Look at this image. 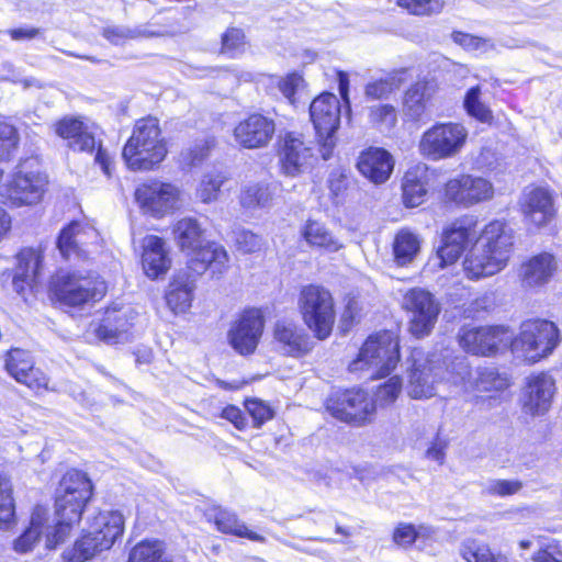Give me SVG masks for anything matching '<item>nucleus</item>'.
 <instances>
[{
	"instance_id": "nucleus-1",
	"label": "nucleus",
	"mask_w": 562,
	"mask_h": 562,
	"mask_svg": "<svg viewBox=\"0 0 562 562\" xmlns=\"http://www.w3.org/2000/svg\"><path fill=\"white\" fill-rule=\"evenodd\" d=\"M173 239L181 251L192 255L188 261L187 279L194 281L204 272L211 271V278L221 274L226 268L228 256L226 250L216 244L203 246L204 229L194 217H182L172 226Z\"/></svg>"
},
{
	"instance_id": "nucleus-2",
	"label": "nucleus",
	"mask_w": 562,
	"mask_h": 562,
	"mask_svg": "<svg viewBox=\"0 0 562 562\" xmlns=\"http://www.w3.org/2000/svg\"><path fill=\"white\" fill-rule=\"evenodd\" d=\"M512 246L513 234L505 223L493 221L487 224L463 262L467 277L488 278L501 271L506 266Z\"/></svg>"
},
{
	"instance_id": "nucleus-3",
	"label": "nucleus",
	"mask_w": 562,
	"mask_h": 562,
	"mask_svg": "<svg viewBox=\"0 0 562 562\" xmlns=\"http://www.w3.org/2000/svg\"><path fill=\"white\" fill-rule=\"evenodd\" d=\"M92 494V484L86 473L69 470L63 476L57 490L55 512L56 532L47 536L48 547L61 543L69 536L71 527L81 519L82 509Z\"/></svg>"
},
{
	"instance_id": "nucleus-4",
	"label": "nucleus",
	"mask_w": 562,
	"mask_h": 562,
	"mask_svg": "<svg viewBox=\"0 0 562 562\" xmlns=\"http://www.w3.org/2000/svg\"><path fill=\"white\" fill-rule=\"evenodd\" d=\"M167 153L158 119L147 116L136 121L122 157L131 170L147 171L159 166Z\"/></svg>"
},
{
	"instance_id": "nucleus-5",
	"label": "nucleus",
	"mask_w": 562,
	"mask_h": 562,
	"mask_svg": "<svg viewBox=\"0 0 562 562\" xmlns=\"http://www.w3.org/2000/svg\"><path fill=\"white\" fill-rule=\"evenodd\" d=\"M560 341L559 328L546 319L526 321L520 326L519 334L510 336V350L516 358L535 363L548 357Z\"/></svg>"
},
{
	"instance_id": "nucleus-6",
	"label": "nucleus",
	"mask_w": 562,
	"mask_h": 562,
	"mask_svg": "<svg viewBox=\"0 0 562 562\" xmlns=\"http://www.w3.org/2000/svg\"><path fill=\"white\" fill-rule=\"evenodd\" d=\"M400 361L398 342L391 331L369 336L357 359L349 364L351 372L372 369L371 378L390 374Z\"/></svg>"
},
{
	"instance_id": "nucleus-7",
	"label": "nucleus",
	"mask_w": 562,
	"mask_h": 562,
	"mask_svg": "<svg viewBox=\"0 0 562 562\" xmlns=\"http://www.w3.org/2000/svg\"><path fill=\"white\" fill-rule=\"evenodd\" d=\"M468 137L469 131L463 124L438 122L422 134L418 151L431 161L450 159L462 151Z\"/></svg>"
},
{
	"instance_id": "nucleus-8",
	"label": "nucleus",
	"mask_w": 562,
	"mask_h": 562,
	"mask_svg": "<svg viewBox=\"0 0 562 562\" xmlns=\"http://www.w3.org/2000/svg\"><path fill=\"white\" fill-rule=\"evenodd\" d=\"M299 306L305 325L319 339H326L336 318L334 300L324 286L310 283L301 291Z\"/></svg>"
},
{
	"instance_id": "nucleus-9",
	"label": "nucleus",
	"mask_w": 562,
	"mask_h": 562,
	"mask_svg": "<svg viewBox=\"0 0 562 562\" xmlns=\"http://www.w3.org/2000/svg\"><path fill=\"white\" fill-rule=\"evenodd\" d=\"M340 102L334 93H322L310 105V115L323 159L330 158L340 125Z\"/></svg>"
},
{
	"instance_id": "nucleus-10",
	"label": "nucleus",
	"mask_w": 562,
	"mask_h": 562,
	"mask_svg": "<svg viewBox=\"0 0 562 562\" xmlns=\"http://www.w3.org/2000/svg\"><path fill=\"white\" fill-rule=\"evenodd\" d=\"M443 379V367L436 356H425L422 351L412 353L406 391L414 400L429 398L436 395L437 385Z\"/></svg>"
},
{
	"instance_id": "nucleus-11",
	"label": "nucleus",
	"mask_w": 562,
	"mask_h": 562,
	"mask_svg": "<svg viewBox=\"0 0 562 562\" xmlns=\"http://www.w3.org/2000/svg\"><path fill=\"white\" fill-rule=\"evenodd\" d=\"M326 409L341 422L360 426L372 419L375 405L367 392L347 390L331 394L326 401Z\"/></svg>"
},
{
	"instance_id": "nucleus-12",
	"label": "nucleus",
	"mask_w": 562,
	"mask_h": 562,
	"mask_svg": "<svg viewBox=\"0 0 562 562\" xmlns=\"http://www.w3.org/2000/svg\"><path fill=\"white\" fill-rule=\"evenodd\" d=\"M476 240L474 225L467 220H458L442 233V245L437 254L429 259L425 271L443 269L453 265L462 255L467 246Z\"/></svg>"
},
{
	"instance_id": "nucleus-13",
	"label": "nucleus",
	"mask_w": 562,
	"mask_h": 562,
	"mask_svg": "<svg viewBox=\"0 0 562 562\" xmlns=\"http://www.w3.org/2000/svg\"><path fill=\"white\" fill-rule=\"evenodd\" d=\"M134 196L143 213L159 218L178 206L180 190L171 183L151 179L140 183Z\"/></svg>"
},
{
	"instance_id": "nucleus-14",
	"label": "nucleus",
	"mask_w": 562,
	"mask_h": 562,
	"mask_svg": "<svg viewBox=\"0 0 562 562\" xmlns=\"http://www.w3.org/2000/svg\"><path fill=\"white\" fill-rule=\"evenodd\" d=\"M404 307L412 313L409 333L416 338L429 336L441 311L434 295L419 288L412 289L404 296Z\"/></svg>"
},
{
	"instance_id": "nucleus-15",
	"label": "nucleus",
	"mask_w": 562,
	"mask_h": 562,
	"mask_svg": "<svg viewBox=\"0 0 562 562\" xmlns=\"http://www.w3.org/2000/svg\"><path fill=\"white\" fill-rule=\"evenodd\" d=\"M460 346L476 356H492L510 346V331L505 326L462 327L459 331Z\"/></svg>"
},
{
	"instance_id": "nucleus-16",
	"label": "nucleus",
	"mask_w": 562,
	"mask_h": 562,
	"mask_svg": "<svg viewBox=\"0 0 562 562\" xmlns=\"http://www.w3.org/2000/svg\"><path fill=\"white\" fill-rule=\"evenodd\" d=\"M263 317L259 310H246L231 326L227 339L241 356L252 355L263 331Z\"/></svg>"
},
{
	"instance_id": "nucleus-17",
	"label": "nucleus",
	"mask_w": 562,
	"mask_h": 562,
	"mask_svg": "<svg viewBox=\"0 0 562 562\" xmlns=\"http://www.w3.org/2000/svg\"><path fill=\"white\" fill-rule=\"evenodd\" d=\"M445 192L449 201L469 207L491 200L494 195V187L483 177L461 175L446 183Z\"/></svg>"
},
{
	"instance_id": "nucleus-18",
	"label": "nucleus",
	"mask_w": 562,
	"mask_h": 562,
	"mask_svg": "<svg viewBox=\"0 0 562 562\" xmlns=\"http://www.w3.org/2000/svg\"><path fill=\"white\" fill-rule=\"evenodd\" d=\"M519 206L525 222L536 228L547 226L555 216L553 192L546 187H527Z\"/></svg>"
},
{
	"instance_id": "nucleus-19",
	"label": "nucleus",
	"mask_w": 562,
	"mask_h": 562,
	"mask_svg": "<svg viewBox=\"0 0 562 562\" xmlns=\"http://www.w3.org/2000/svg\"><path fill=\"white\" fill-rule=\"evenodd\" d=\"M276 132L273 119L254 113L234 128V139L243 148L261 149L269 145Z\"/></svg>"
},
{
	"instance_id": "nucleus-20",
	"label": "nucleus",
	"mask_w": 562,
	"mask_h": 562,
	"mask_svg": "<svg viewBox=\"0 0 562 562\" xmlns=\"http://www.w3.org/2000/svg\"><path fill=\"white\" fill-rule=\"evenodd\" d=\"M557 392L554 378L547 372H539L526 378L522 391V407L530 415H544L551 407Z\"/></svg>"
},
{
	"instance_id": "nucleus-21",
	"label": "nucleus",
	"mask_w": 562,
	"mask_h": 562,
	"mask_svg": "<svg viewBox=\"0 0 562 562\" xmlns=\"http://www.w3.org/2000/svg\"><path fill=\"white\" fill-rule=\"evenodd\" d=\"M47 179L38 172L19 171L7 186L4 195L13 206L36 204L41 201Z\"/></svg>"
},
{
	"instance_id": "nucleus-22",
	"label": "nucleus",
	"mask_w": 562,
	"mask_h": 562,
	"mask_svg": "<svg viewBox=\"0 0 562 562\" xmlns=\"http://www.w3.org/2000/svg\"><path fill=\"white\" fill-rule=\"evenodd\" d=\"M279 157L282 172L295 177L311 166L313 151L301 135L288 133L282 139Z\"/></svg>"
},
{
	"instance_id": "nucleus-23",
	"label": "nucleus",
	"mask_w": 562,
	"mask_h": 562,
	"mask_svg": "<svg viewBox=\"0 0 562 562\" xmlns=\"http://www.w3.org/2000/svg\"><path fill=\"white\" fill-rule=\"evenodd\" d=\"M357 169L361 176L373 184H383L393 172L394 159L387 150L370 147L359 155Z\"/></svg>"
},
{
	"instance_id": "nucleus-24",
	"label": "nucleus",
	"mask_w": 562,
	"mask_h": 562,
	"mask_svg": "<svg viewBox=\"0 0 562 562\" xmlns=\"http://www.w3.org/2000/svg\"><path fill=\"white\" fill-rule=\"evenodd\" d=\"M97 286H83L81 283H49L48 294L54 303L61 306H78L89 301H99L106 291L105 283Z\"/></svg>"
},
{
	"instance_id": "nucleus-25",
	"label": "nucleus",
	"mask_w": 562,
	"mask_h": 562,
	"mask_svg": "<svg viewBox=\"0 0 562 562\" xmlns=\"http://www.w3.org/2000/svg\"><path fill=\"white\" fill-rule=\"evenodd\" d=\"M142 265L146 276L150 279L162 278L171 266L165 240L156 235H147L142 240Z\"/></svg>"
},
{
	"instance_id": "nucleus-26",
	"label": "nucleus",
	"mask_w": 562,
	"mask_h": 562,
	"mask_svg": "<svg viewBox=\"0 0 562 562\" xmlns=\"http://www.w3.org/2000/svg\"><path fill=\"white\" fill-rule=\"evenodd\" d=\"M274 339L280 350L292 357L305 355L313 347L308 335L292 323L278 322L274 327Z\"/></svg>"
},
{
	"instance_id": "nucleus-27",
	"label": "nucleus",
	"mask_w": 562,
	"mask_h": 562,
	"mask_svg": "<svg viewBox=\"0 0 562 562\" xmlns=\"http://www.w3.org/2000/svg\"><path fill=\"white\" fill-rule=\"evenodd\" d=\"M55 132L67 139L69 147L74 150L91 153L95 147L94 135L79 119L64 117L55 124Z\"/></svg>"
},
{
	"instance_id": "nucleus-28",
	"label": "nucleus",
	"mask_w": 562,
	"mask_h": 562,
	"mask_svg": "<svg viewBox=\"0 0 562 562\" xmlns=\"http://www.w3.org/2000/svg\"><path fill=\"white\" fill-rule=\"evenodd\" d=\"M46 522L47 510L41 506H36L31 516L30 527L14 541V550L21 553H26L37 543L41 535L45 533L46 538L48 535L53 537L56 532V525L50 527L46 525ZM46 544H48L47 540ZM57 544L58 543L53 547L46 546V548L53 549Z\"/></svg>"
},
{
	"instance_id": "nucleus-29",
	"label": "nucleus",
	"mask_w": 562,
	"mask_h": 562,
	"mask_svg": "<svg viewBox=\"0 0 562 562\" xmlns=\"http://www.w3.org/2000/svg\"><path fill=\"white\" fill-rule=\"evenodd\" d=\"M130 326L128 311L114 304L105 310L102 322L94 327V334L103 341L116 342Z\"/></svg>"
},
{
	"instance_id": "nucleus-30",
	"label": "nucleus",
	"mask_w": 562,
	"mask_h": 562,
	"mask_svg": "<svg viewBox=\"0 0 562 562\" xmlns=\"http://www.w3.org/2000/svg\"><path fill=\"white\" fill-rule=\"evenodd\" d=\"M124 530L123 515L117 510L100 512L90 524V531L100 537L99 546L111 548Z\"/></svg>"
},
{
	"instance_id": "nucleus-31",
	"label": "nucleus",
	"mask_w": 562,
	"mask_h": 562,
	"mask_svg": "<svg viewBox=\"0 0 562 562\" xmlns=\"http://www.w3.org/2000/svg\"><path fill=\"white\" fill-rule=\"evenodd\" d=\"M426 171L425 165H418L405 172L402 182V198L405 206L416 207L425 201L427 194Z\"/></svg>"
},
{
	"instance_id": "nucleus-32",
	"label": "nucleus",
	"mask_w": 562,
	"mask_h": 562,
	"mask_svg": "<svg viewBox=\"0 0 562 562\" xmlns=\"http://www.w3.org/2000/svg\"><path fill=\"white\" fill-rule=\"evenodd\" d=\"M43 258L34 248H23L15 256L12 281H37L43 277Z\"/></svg>"
},
{
	"instance_id": "nucleus-33",
	"label": "nucleus",
	"mask_w": 562,
	"mask_h": 562,
	"mask_svg": "<svg viewBox=\"0 0 562 562\" xmlns=\"http://www.w3.org/2000/svg\"><path fill=\"white\" fill-rule=\"evenodd\" d=\"M301 235L308 246L324 249L329 252L338 251L342 244L326 227L325 224L308 220L301 229Z\"/></svg>"
},
{
	"instance_id": "nucleus-34",
	"label": "nucleus",
	"mask_w": 562,
	"mask_h": 562,
	"mask_svg": "<svg viewBox=\"0 0 562 562\" xmlns=\"http://www.w3.org/2000/svg\"><path fill=\"white\" fill-rule=\"evenodd\" d=\"M558 269L555 258L548 252L531 257L519 269V276L526 281H547L553 278Z\"/></svg>"
},
{
	"instance_id": "nucleus-35",
	"label": "nucleus",
	"mask_w": 562,
	"mask_h": 562,
	"mask_svg": "<svg viewBox=\"0 0 562 562\" xmlns=\"http://www.w3.org/2000/svg\"><path fill=\"white\" fill-rule=\"evenodd\" d=\"M207 520L213 521L217 530L224 533H232L244 537L252 541H263V537L249 531L247 527L240 522L234 513L225 509H213L206 514Z\"/></svg>"
},
{
	"instance_id": "nucleus-36",
	"label": "nucleus",
	"mask_w": 562,
	"mask_h": 562,
	"mask_svg": "<svg viewBox=\"0 0 562 562\" xmlns=\"http://www.w3.org/2000/svg\"><path fill=\"white\" fill-rule=\"evenodd\" d=\"M5 369L18 382L32 386L35 381V369L29 352L21 349H12L7 353Z\"/></svg>"
},
{
	"instance_id": "nucleus-37",
	"label": "nucleus",
	"mask_w": 562,
	"mask_h": 562,
	"mask_svg": "<svg viewBox=\"0 0 562 562\" xmlns=\"http://www.w3.org/2000/svg\"><path fill=\"white\" fill-rule=\"evenodd\" d=\"M434 88L429 82L418 81L413 85L405 93L403 111L405 115L414 121L422 117L426 104L430 100Z\"/></svg>"
},
{
	"instance_id": "nucleus-38",
	"label": "nucleus",
	"mask_w": 562,
	"mask_h": 562,
	"mask_svg": "<svg viewBox=\"0 0 562 562\" xmlns=\"http://www.w3.org/2000/svg\"><path fill=\"white\" fill-rule=\"evenodd\" d=\"M100 537H95L89 530L80 539H78L72 548L64 551V559L69 562H85L92 559L99 552L109 550L110 548H103L99 546Z\"/></svg>"
},
{
	"instance_id": "nucleus-39",
	"label": "nucleus",
	"mask_w": 562,
	"mask_h": 562,
	"mask_svg": "<svg viewBox=\"0 0 562 562\" xmlns=\"http://www.w3.org/2000/svg\"><path fill=\"white\" fill-rule=\"evenodd\" d=\"M419 249L420 239L415 233L408 229H402L396 234L393 250L398 265H406L413 261L419 252Z\"/></svg>"
},
{
	"instance_id": "nucleus-40",
	"label": "nucleus",
	"mask_w": 562,
	"mask_h": 562,
	"mask_svg": "<svg viewBox=\"0 0 562 562\" xmlns=\"http://www.w3.org/2000/svg\"><path fill=\"white\" fill-rule=\"evenodd\" d=\"M273 193L266 183H250L240 194V204L248 210L263 209L271 204Z\"/></svg>"
},
{
	"instance_id": "nucleus-41",
	"label": "nucleus",
	"mask_w": 562,
	"mask_h": 562,
	"mask_svg": "<svg viewBox=\"0 0 562 562\" xmlns=\"http://www.w3.org/2000/svg\"><path fill=\"white\" fill-rule=\"evenodd\" d=\"M193 283H169L165 299L173 313H184L191 306Z\"/></svg>"
},
{
	"instance_id": "nucleus-42",
	"label": "nucleus",
	"mask_w": 562,
	"mask_h": 562,
	"mask_svg": "<svg viewBox=\"0 0 562 562\" xmlns=\"http://www.w3.org/2000/svg\"><path fill=\"white\" fill-rule=\"evenodd\" d=\"M128 562H169V560L161 541L144 540L132 549Z\"/></svg>"
},
{
	"instance_id": "nucleus-43",
	"label": "nucleus",
	"mask_w": 562,
	"mask_h": 562,
	"mask_svg": "<svg viewBox=\"0 0 562 562\" xmlns=\"http://www.w3.org/2000/svg\"><path fill=\"white\" fill-rule=\"evenodd\" d=\"M460 553L467 562H510L507 557L492 553L487 544L476 540L463 542Z\"/></svg>"
},
{
	"instance_id": "nucleus-44",
	"label": "nucleus",
	"mask_w": 562,
	"mask_h": 562,
	"mask_svg": "<svg viewBox=\"0 0 562 562\" xmlns=\"http://www.w3.org/2000/svg\"><path fill=\"white\" fill-rule=\"evenodd\" d=\"M80 232L81 226L76 222L71 223L60 232L57 239V247L64 258L69 259L71 256H76L78 258L86 257V252L78 246L80 241Z\"/></svg>"
},
{
	"instance_id": "nucleus-45",
	"label": "nucleus",
	"mask_w": 562,
	"mask_h": 562,
	"mask_svg": "<svg viewBox=\"0 0 562 562\" xmlns=\"http://www.w3.org/2000/svg\"><path fill=\"white\" fill-rule=\"evenodd\" d=\"M464 109L467 113L482 123H492V110L482 101L479 86L471 88L464 97Z\"/></svg>"
},
{
	"instance_id": "nucleus-46",
	"label": "nucleus",
	"mask_w": 562,
	"mask_h": 562,
	"mask_svg": "<svg viewBox=\"0 0 562 562\" xmlns=\"http://www.w3.org/2000/svg\"><path fill=\"white\" fill-rule=\"evenodd\" d=\"M395 3L408 13L419 16L439 14L445 8V0H395Z\"/></svg>"
},
{
	"instance_id": "nucleus-47",
	"label": "nucleus",
	"mask_w": 562,
	"mask_h": 562,
	"mask_svg": "<svg viewBox=\"0 0 562 562\" xmlns=\"http://www.w3.org/2000/svg\"><path fill=\"white\" fill-rule=\"evenodd\" d=\"M102 35L112 44L122 45L130 40L153 36L154 33H149L139 27L132 29L124 25H109L103 29Z\"/></svg>"
},
{
	"instance_id": "nucleus-48",
	"label": "nucleus",
	"mask_w": 562,
	"mask_h": 562,
	"mask_svg": "<svg viewBox=\"0 0 562 562\" xmlns=\"http://www.w3.org/2000/svg\"><path fill=\"white\" fill-rule=\"evenodd\" d=\"M509 385L506 374H501L494 368H485L479 372L476 389L480 392L503 391Z\"/></svg>"
},
{
	"instance_id": "nucleus-49",
	"label": "nucleus",
	"mask_w": 562,
	"mask_h": 562,
	"mask_svg": "<svg viewBox=\"0 0 562 562\" xmlns=\"http://www.w3.org/2000/svg\"><path fill=\"white\" fill-rule=\"evenodd\" d=\"M370 122L380 131H390L397 122L396 110L390 104H379L370 108Z\"/></svg>"
},
{
	"instance_id": "nucleus-50",
	"label": "nucleus",
	"mask_w": 562,
	"mask_h": 562,
	"mask_svg": "<svg viewBox=\"0 0 562 562\" xmlns=\"http://www.w3.org/2000/svg\"><path fill=\"white\" fill-rule=\"evenodd\" d=\"M14 518V503L12 497V485L10 481L0 473V526L9 525Z\"/></svg>"
},
{
	"instance_id": "nucleus-51",
	"label": "nucleus",
	"mask_w": 562,
	"mask_h": 562,
	"mask_svg": "<svg viewBox=\"0 0 562 562\" xmlns=\"http://www.w3.org/2000/svg\"><path fill=\"white\" fill-rule=\"evenodd\" d=\"M225 178L220 172L207 173L201 180L198 189V196L203 203H210L217 200L221 187Z\"/></svg>"
},
{
	"instance_id": "nucleus-52",
	"label": "nucleus",
	"mask_w": 562,
	"mask_h": 562,
	"mask_svg": "<svg viewBox=\"0 0 562 562\" xmlns=\"http://www.w3.org/2000/svg\"><path fill=\"white\" fill-rule=\"evenodd\" d=\"M432 530L429 527L419 526L416 528L411 524H400L393 533V540L401 547H408L415 542L418 537H428Z\"/></svg>"
},
{
	"instance_id": "nucleus-53",
	"label": "nucleus",
	"mask_w": 562,
	"mask_h": 562,
	"mask_svg": "<svg viewBox=\"0 0 562 562\" xmlns=\"http://www.w3.org/2000/svg\"><path fill=\"white\" fill-rule=\"evenodd\" d=\"M402 390V380L395 375L389 379L384 384L380 385L374 394L373 403L376 406H387L392 404Z\"/></svg>"
},
{
	"instance_id": "nucleus-54",
	"label": "nucleus",
	"mask_w": 562,
	"mask_h": 562,
	"mask_svg": "<svg viewBox=\"0 0 562 562\" xmlns=\"http://www.w3.org/2000/svg\"><path fill=\"white\" fill-rule=\"evenodd\" d=\"M522 486L519 480H490L484 484L483 493L505 497L517 494Z\"/></svg>"
},
{
	"instance_id": "nucleus-55",
	"label": "nucleus",
	"mask_w": 562,
	"mask_h": 562,
	"mask_svg": "<svg viewBox=\"0 0 562 562\" xmlns=\"http://www.w3.org/2000/svg\"><path fill=\"white\" fill-rule=\"evenodd\" d=\"M214 146L213 139H203L194 146L181 153V160L187 166H195L201 164L209 155L211 148Z\"/></svg>"
},
{
	"instance_id": "nucleus-56",
	"label": "nucleus",
	"mask_w": 562,
	"mask_h": 562,
	"mask_svg": "<svg viewBox=\"0 0 562 562\" xmlns=\"http://www.w3.org/2000/svg\"><path fill=\"white\" fill-rule=\"evenodd\" d=\"M245 407L252 417L254 426L257 428L261 427L267 420L273 417L271 407L260 400H247Z\"/></svg>"
},
{
	"instance_id": "nucleus-57",
	"label": "nucleus",
	"mask_w": 562,
	"mask_h": 562,
	"mask_svg": "<svg viewBox=\"0 0 562 562\" xmlns=\"http://www.w3.org/2000/svg\"><path fill=\"white\" fill-rule=\"evenodd\" d=\"M245 47V35L240 29L231 27L222 36V50L232 56Z\"/></svg>"
},
{
	"instance_id": "nucleus-58",
	"label": "nucleus",
	"mask_w": 562,
	"mask_h": 562,
	"mask_svg": "<svg viewBox=\"0 0 562 562\" xmlns=\"http://www.w3.org/2000/svg\"><path fill=\"white\" fill-rule=\"evenodd\" d=\"M235 243L237 248L244 252H255L262 247L261 237L246 229L235 233Z\"/></svg>"
},
{
	"instance_id": "nucleus-59",
	"label": "nucleus",
	"mask_w": 562,
	"mask_h": 562,
	"mask_svg": "<svg viewBox=\"0 0 562 562\" xmlns=\"http://www.w3.org/2000/svg\"><path fill=\"white\" fill-rule=\"evenodd\" d=\"M18 143L16 130L7 123H0V158L9 157Z\"/></svg>"
},
{
	"instance_id": "nucleus-60",
	"label": "nucleus",
	"mask_w": 562,
	"mask_h": 562,
	"mask_svg": "<svg viewBox=\"0 0 562 562\" xmlns=\"http://www.w3.org/2000/svg\"><path fill=\"white\" fill-rule=\"evenodd\" d=\"M452 38L457 44L470 50L485 49L492 46L488 40L462 32H453Z\"/></svg>"
},
{
	"instance_id": "nucleus-61",
	"label": "nucleus",
	"mask_w": 562,
	"mask_h": 562,
	"mask_svg": "<svg viewBox=\"0 0 562 562\" xmlns=\"http://www.w3.org/2000/svg\"><path fill=\"white\" fill-rule=\"evenodd\" d=\"M393 91V83L390 80L380 79L369 82L366 86V97L370 99H382L387 97Z\"/></svg>"
},
{
	"instance_id": "nucleus-62",
	"label": "nucleus",
	"mask_w": 562,
	"mask_h": 562,
	"mask_svg": "<svg viewBox=\"0 0 562 562\" xmlns=\"http://www.w3.org/2000/svg\"><path fill=\"white\" fill-rule=\"evenodd\" d=\"M303 79L297 74H291L286 76L285 78H282L279 80L278 87L279 90L282 92V94L292 101L293 95L295 94L296 90L302 85Z\"/></svg>"
},
{
	"instance_id": "nucleus-63",
	"label": "nucleus",
	"mask_w": 562,
	"mask_h": 562,
	"mask_svg": "<svg viewBox=\"0 0 562 562\" xmlns=\"http://www.w3.org/2000/svg\"><path fill=\"white\" fill-rule=\"evenodd\" d=\"M8 34L13 41L22 42V41H31L43 34V30L40 27L33 26H19L14 29H10Z\"/></svg>"
},
{
	"instance_id": "nucleus-64",
	"label": "nucleus",
	"mask_w": 562,
	"mask_h": 562,
	"mask_svg": "<svg viewBox=\"0 0 562 562\" xmlns=\"http://www.w3.org/2000/svg\"><path fill=\"white\" fill-rule=\"evenodd\" d=\"M221 417L231 422L239 430L245 429L247 426V419L243 412L234 405H227L224 407L221 413Z\"/></svg>"
}]
</instances>
